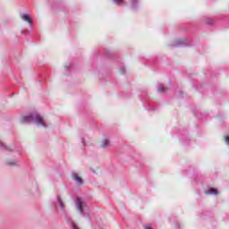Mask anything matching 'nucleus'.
<instances>
[{"instance_id": "f8f14e48", "label": "nucleus", "mask_w": 229, "mask_h": 229, "mask_svg": "<svg viewBox=\"0 0 229 229\" xmlns=\"http://www.w3.org/2000/svg\"><path fill=\"white\" fill-rule=\"evenodd\" d=\"M7 164H8V165H17V161L9 162Z\"/></svg>"}, {"instance_id": "ddd939ff", "label": "nucleus", "mask_w": 229, "mask_h": 229, "mask_svg": "<svg viewBox=\"0 0 229 229\" xmlns=\"http://www.w3.org/2000/svg\"><path fill=\"white\" fill-rule=\"evenodd\" d=\"M177 44H178V46H182V44H183V41L178 40V41H177Z\"/></svg>"}, {"instance_id": "9b49d317", "label": "nucleus", "mask_w": 229, "mask_h": 229, "mask_svg": "<svg viewBox=\"0 0 229 229\" xmlns=\"http://www.w3.org/2000/svg\"><path fill=\"white\" fill-rule=\"evenodd\" d=\"M137 3H139V0H131L132 8H135V6H137Z\"/></svg>"}, {"instance_id": "1a4fd4ad", "label": "nucleus", "mask_w": 229, "mask_h": 229, "mask_svg": "<svg viewBox=\"0 0 229 229\" xmlns=\"http://www.w3.org/2000/svg\"><path fill=\"white\" fill-rule=\"evenodd\" d=\"M71 226L72 229H80V226H78V225H76L74 222H71Z\"/></svg>"}, {"instance_id": "9d476101", "label": "nucleus", "mask_w": 229, "mask_h": 229, "mask_svg": "<svg viewBox=\"0 0 229 229\" xmlns=\"http://www.w3.org/2000/svg\"><path fill=\"white\" fill-rule=\"evenodd\" d=\"M114 2L118 5L124 4V0H114Z\"/></svg>"}, {"instance_id": "4468645a", "label": "nucleus", "mask_w": 229, "mask_h": 229, "mask_svg": "<svg viewBox=\"0 0 229 229\" xmlns=\"http://www.w3.org/2000/svg\"><path fill=\"white\" fill-rule=\"evenodd\" d=\"M225 142H226V144H229V137L228 136L225 137Z\"/></svg>"}, {"instance_id": "39448f33", "label": "nucleus", "mask_w": 229, "mask_h": 229, "mask_svg": "<svg viewBox=\"0 0 229 229\" xmlns=\"http://www.w3.org/2000/svg\"><path fill=\"white\" fill-rule=\"evenodd\" d=\"M21 21H24L25 22H29V24H32L33 21L31 20V16L30 14H23L21 16Z\"/></svg>"}, {"instance_id": "7ed1b4c3", "label": "nucleus", "mask_w": 229, "mask_h": 229, "mask_svg": "<svg viewBox=\"0 0 229 229\" xmlns=\"http://www.w3.org/2000/svg\"><path fill=\"white\" fill-rule=\"evenodd\" d=\"M58 207H60L61 210H65V203L64 202V200L62 199V198L60 196H57V202L55 204V208L56 210H58Z\"/></svg>"}, {"instance_id": "dca6fc26", "label": "nucleus", "mask_w": 229, "mask_h": 229, "mask_svg": "<svg viewBox=\"0 0 229 229\" xmlns=\"http://www.w3.org/2000/svg\"><path fill=\"white\" fill-rule=\"evenodd\" d=\"M121 72H122V74H124V68L121 69Z\"/></svg>"}, {"instance_id": "f257e3e1", "label": "nucleus", "mask_w": 229, "mask_h": 229, "mask_svg": "<svg viewBox=\"0 0 229 229\" xmlns=\"http://www.w3.org/2000/svg\"><path fill=\"white\" fill-rule=\"evenodd\" d=\"M22 123H26L30 124V123H35L38 126H43L44 128H47L46 122H44V118L40 116V114L35 113L30 115L23 116Z\"/></svg>"}, {"instance_id": "423d86ee", "label": "nucleus", "mask_w": 229, "mask_h": 229, "mask_svg": "<svg viewBox=\"0 0 229 229\" xmlns=\"http://www.w3.org/2000/svg\"><path fill=\"white\" fill-rule=\"evenodd\" d=\"M158 92H165L167 90V88L164 87V85L159 84L157 87Z\"/></svg>"}, {"instance_id": "f03ea898", "label": "nucleus", "mask_w": 229, "mask_h": 229, "mask_svg": "<svg viewBox=\"0 0 229 229\" xmlns=\"http://www.w3.org/2000/svg\"><path fill=\"white\" fill-rule=\"evenodd\" d=\"M76 207L81 214H83V207H85V202L81 198H77L76 199Z\"/></svg>"}, {"instance_id": "2eb2a0df", "label": "nucleus", "mask_w": 229, "mask_h": 229, "mask_svg": "<svg viewBox=\"0 0 229 229\" xmlns=\"http://www.w3.org/2000/svg\"><path fill=\"white\" fill-rule=\"evenodd\" d=\"M207 23H208V24H212V20H208V21H207Z\"/></svg>"}, {"instance_id": "f3484780", "label": "nucleus", "mask_w": 229, "mask_h": 229, "mask_svg": "<svg viewBox=\"0 0 229 229\" xmlns=\"http://www.w3.org/2000/svg\"><path fill=\"white\" fill-rule=\"evenodd\" d=\"M0 146H3V143H0Z\"/></svg>"}, {"instance_id": "0eeeda50", "label": "nucleus", "mask_w": 229, "mask_h": 229, "mask_svg": "<svg viewBox=\"0 0 229 229\" xmlns=\"http://www.w3.org/2000/svg\"><path fill=\"white\" fill-rule=\"evenodd\" d=\"M217 190L216 189H214V188H210L208 190V191L206 192V194H215V195H217Z\"/></svg>"}, {"instance_id": "6e6552de", "label": "nucleus", "mask_w": 229, "mask_h": 229, "mask_svg": "<svg viewBox=\"0 0 229 229\" xmlns=\"http://www.w3.org/2000/svg\"><path fill=\"white\" fill-rule=\"evenodd\" d=\"M108 146H110V141H108V140H104L101 148H108Z\"/></svg>"}, {"instance_id": "20e7f679", "label": "nucleus", "mask_w": 229, "mask_h": 229, "mask_svg": "<svg viewBox=\"0 0 229 229\" xmlns=\"http://www.w3.org/2000/svg\"><path fill=\"white\" fill-rule=\"evenodd\" d=\"M72 176L73 178V180L79 183V185H82L83 184V179H81V177H80V175H78V174L76 173H72Z\"/></svg>"}]
</instances>
